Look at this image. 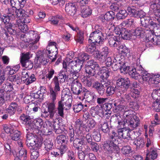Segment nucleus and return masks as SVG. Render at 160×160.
Listing matches in <instances>:
<instances>
[{
	"label": "nucleus",
	"instance_id": "obj_1",
	"mask_svg": "<svg viewBox=\"0 0 160 160\" xmlns=\"http://www.w3.org/2000/svg\"><path fill=\"white\" fill-rule=\"evenodd\" d=\"M53 81L55 84L54 90L52 88H50V94L52 97V102L47 104L48 111L45 110L42 114V115L45 118L49 116L51 118H52L57 111L54 101L56 99V95L58 94L57 92L60 90L58 77L55 76L53 79Z\"/></svg>",
	"mask_w": 160,
	"mask_h": 160
},
{
	"label": "nucleus",
	"instance_id": "obj_2",
	"mask_svg": "<svg viewBox=\"0 0 160 160\" xmlns=\"http://www.w3.org/2000/svg\"><path fill=\"white\" fill-rule=\"evenodd\" d=\"M116 84L118 87L123 88L125 90H127L129 88L131 89L137 88L138 86L137 82L134 81L131 82L128 78H120L117 79Z\"/></svg>",
	"mask_w": 160,
	"mask_h": 160
},
{
	"label": "nucleus",
	"instance_id": "obj_3",
	"mask_svg": "<svg viewBox=\"0 0 160 160\" xmlns=\"http://www.w3.org/2000/svg\"><path fill=\"white\" fill-rule=\"evenodd\" d=\"M86 73L89 76H94L97 72L100 70L101 68L97 62L93 60H91L87 62V65L85 68Z\"/></svg>",
	"mask_w": 160,
	"mask_h": 160
},
{
	"label": "nucleus",
	"instance_id": "obj_4",
	"mask_svg": "<svg viewBox=\"0 0 160 160\" xmlns=\"http://www.w3.org/2000/svg\"><path fill=\"white\" fill-rule=\"evenodd\" d=\"M118 135L115 132H112V135H111L108 139L106 141L105 145L106 147L108 146L110 149L112 148L116 151L117 153L120 151V149L118 146L119 143L117 140Z\"/></svg>",
	"mask_w": 160,
	"mask_h": 160
},
{
	"label": "nucleus",
	"instance_id": "obj_5",
	"mask_svg": "<svg viewBox=\"0 0 160 160\" xmlns=\"http://www.w3.org/2000/svg\"><path fill=\"white\" fill-rule=\"evenodd\" d=\"M46 50L49 55L48 56L49 58L52 60V62H54L56 59V55L58 53L56 43L53 42H50L48 46L46 48Z\"/></svg>",
	"mask_w": 160,
	"mask_h": 160
},
{
	"label": "nucleus",
	"instance_id": "obj_6",
	"mask_svg": "<svg viewBox=\"0 0 160 160\" xmlns=\"http://www.w3.org/2000/svg\"><path fill=\"white\" fill-rule=\"evenodd\" d=\"M31 131L30 128H28L25 130L24 132L26 133L27 145L29 148H32L35 144L37 136L34 134Z\"/></svg>",
	"mask_w": 160,
	"mask_h": 160
},
{
	"label": "nucleus",
	"instance_id": "obj_7",
	"mask_svg": "<svg viewBox=\"0 0 160 160\" xmlns=\"http://www.w3.org/2000/svg\"><path fill=\"white\" fill-rule=\"evenodd\" d=\"M89 56L86 53H83L78 56L77 58L74 61H72L69 62L70 64H75L76 67L78 68L79 71H80L82 68L83 64L86 60L89 59Z\"/></svg>",
	"mask_w": 160,
	"mask_h": 160
},
{
	"label": "nucleus",
	"instance_id": "obj_8",
	"mask_svg": "<svg viewBox=\"0 0 160 160\" xmlns=\"http://www.w3.org/2000/svg\"><path fill=\"white\" fill-rule=\"evenodd\" d=\"M103 37V35L101 31L99 30L95 31L90 34L88 40L89 42L95 44L99 43L101 41L104 40Z\"/></svg>",
	"mask_w": 160,
	"mask_h": 160
},
{
	"label": "nucleus",
	"instance_id": "obj_9",
	"mask_svg": "<svg viewBox=\"0 0 160 160\" xmlns=\"http://www.w3.org/2000/svg\"><path fill=\"white\" fill-rule=\"evenodd\" d=\"M68 94L66 96L63 94V96L61 97V100L58 102L57 110L59 116L61 117H63L64 115L63 108L64 104L63 102L64 101H68L71 99V96L70 92L68 91Z\"/></svg>",
	"mask_w": 160,
	"mask_h": 160
},
{
	"label": "nucleus",
	"instance_id": "obj_10",
	"mask_svg": "<svg viewBox=\"0 0 160 160\" xmlns=\"http://www.w3.org/2000/svg\"><path fill=\"white\" fill-rule=\"evenodd\" d=\"M27 38V42L33 45L37 43L39 40L38 36H37V33H35L33 31H30L29 32L25 34H22Z\"/></svg>",
	"mask_w": 160,
	"mask_h": 160
},
{
	"label": "nucleus",
	"instance_id": "obj_11",
	"mask_svg": "<svg viewBox=\"0 0 160 160\" xmlns=\"http://www.w3.org/2000/svg\"><path fill=\"white\" fill-rule=\"evenodd\" d=\"M71 90L72 92L76 95L81 94L82 92V85L78 80L73 81L71 83Z\"/></svg>",
	"mask_w": 160,
	"mask_h": 160
},
{
	"label": "nucleus",
	"instance_id": "obj_12",
	"mask_svg": "<svg viewBox=\"0 0 160 160\" xmlns=\"http://www.w3.org/2000/svg\"><path fill=\"white\" fill-rule=\"evenodd\" d=\"M130 130V128H126V127L118 129V138L120 139H126L128 140L131 139L132 138L129 133Z\"/></svg>",
	"mask_w": 160,
	"mask_h": 160
},
{
	"label": "nucleus",
	"instance_id": "obj_13",
	"mask_svg": "<svg viewBox=\"0 0 160 160\" xmlns=\"http://www.w3.org/2000/svg\"><path fill=\"white\" fill-rule=\"evenodd\" d=\"M4 30V34L6 36H8V33L11 35H15L17 32V27L15 24L13 25L12 23L7 24L5 25Z\"/></svg>",
	"mask_w": 160,
	"mask_h": 160
},
{
	"label": "nucleus",
	"instance_id": "obj_14",
	"mask_svg": "<svg viewBox=\"0 0 160 160\" xmlns=\"http://www.w3.org/2000/svg\"><path fill=\"white\" fill-rule=\"evenodd\" d=\"M44 123L41 119H35L33 121L32 123L31 124V125L30 126V127L28 128H32V130L34 129L35 130H37L39 131L42 126L43 128H46L45 124H44Z\"/></svg>",
	"mask_w": 160,
	"mask_h": 160
},
{
	"label": "nucleus",
	"instance_id": "obj_15",
	"mask_svg": "<svg viewBox=\"0 0 160 160\" xmlns=\"http://www.w3.org/2000/svg\"><path fill=\"white\" fill-rule=\"evenodd\" d=\"M37 56V62L39 63V64L45 65L48 62V59L47 58L48 55L46 53H44V52L40 51L38 52Z\"/></svg>",
	"mask_w": 160,
	"mask_h": 160
},
{
	"label": "nucleus",
	"instance_id": "obj_16",
	"mask_svg": "<svg viewBox=\"0 0 160 160\" xmlns=\"http://www.w3.org/2000/svg\"><path fill=\"white\" fill-rule=\"evenodd\" d=\"M65 10L68 15L73 16L76 12L77 5L74 3H68L66 4Z\"/></svg>",
	"mask_w": 160,
	"mask_h": 160
},
{
	"label": "nucleus",
	"instance_id": "obj_17",
	"mask_svg": "<svg viewBox=\"0 0 160 160\" xmlns=\"http://www.w3.org/2000/svg\"><path fill=\"white\" fill-rule=\"evenodd\" d=\"M81 95H82L83 98L86 99V100L89 102L94 99L95 96L96 97L93 93L85 88L83 89Z\"/></svg>",
	"mask_w": 160,
	"mask_h": 160
},
{
	"label": "nucleus",
	"instance_id": "obj_18",
	"mask_svg": "<svg viewBox=\"0 0 160 160\" xmlns=\"http://www.w3.org/2000/svg\"><path fill=\"white\" fill-rule=\"evenodd\" d=\"M110 122L115 123H118L119 125H123L124 121L121 118L119 113L114 114L112 115L110 119Z\"/></svg>",
	"mask_w": 160,
	"mask_h": 160
},
{
	"label": "nucleus",
	"instance_id": "obj_19",
	"mask_svg": "<svg viewBox=\"0 0 160 160\" xmlns=\"http://www.w3.org/2000/svg\"><path fill=\"white\" fill-rule=\"evenodd\" d=\"M150 8L154 12V15L156 16L157 18L158 17L160 18V5L154 2H152Z\"/></svg>",
	"mask_w": 160,
	"mask_h": 160
},
{
	"label": "nucleus",
	"instance_id": "obj_20",
	"mask_svg": "<svg viewBox=\"0 0 160 160\" xmlns=\"http://www.w3.org/2000/svg\"><path fill=\"white\" fill-rule=\"evenodd\" d=\"M132 31L133 37H135L138 38L144 37L145 35V32L144 28H142L138 27L135 30Z\"/></svg>",
	"mask_w": 160,
	"mask_h": 160
},
{
	"label": "nucleus",
	"instance_id": "obj_21",
	"mask_svg": "<svg viewBox=\"0 0 160 160\" xmlns=\"http://www.w3.org/2000/svg\"><path fill=\"white\" fill-rule=\"evenodd\" d=\"M80 12L82 16L86 18L91 15L92 10L88 6H80Z\"/></svg>",
	"mask_w": 160,
	"mask_h": 160
},
{
	"label": "nucleus",
	"instance_id": "obj_22",
	"mask_svg": "<svg viewBox=\"0 0 160 160\" xmlns=\"http://www.w3.org/2000/svg\"><path fill=\"white\" fill-rule=\"evenodd\" d=\"M114 12L112 11L107 12L101 18V20L104 22L105 20L110 21L113 20L115 18Z\"/></svg>",
	"mask_w": 160,
	"mask_h": 160
},
{
	"label": "nucleus",
	"instance_id": "obj_23",
	"mask_svg": "<svg viewBox=\"0 0 160 160\" xmlns=\"http://www.w3.org/2000/svg\"><path fill=\"white\" fill-rule=\"evenodd\" d=\"M121 34L120 37L124 39H129L131 37L133 36L132 31H128L125 28H122Z\"/></svg>",
	"mask_w": 160,
	"mask_h": 160
},
{
	"label": "nucleus",
	"instance_id": "obj_24",
	"mask_svg": "<svg viewBox=\"0 0 160 160\" xmlns=\"http://www.w3.org/2000/svg\"><path fill=\"white\" fill-rule=\"evenodd\" d=\"M127 126L129 127L128 128H131V130H133L134 128L137 127L138 126V123L134 122L132 118L130 121L126 119V121H124L122 126L126 127Z\"/></svg>",
	"mask_w": 160,
	"mask_h": 160
},
{
	"label": "nucleus",
	"instance_id": "obj_25",
	"mask_svg": "<svg viewBox=\"0 0 160 160\" xmlns=\"http://www.w3.org/2000/svg\"><path fill=\"white\" fill-rule=\"evenodd\" d=\"M157 154L156 151L150 150L149 152L148 150H147V154L145 160H154L157 157Z\"/></svg>",
	"mask_w": 160,
	"mask_h": 160
},
{
	"label": "nucleus",
	"instance_id": "obj_26",
	"mask_svg": "<svg viewBox=\"0 0 160 160\" xmlns=\"http://www.w3.org/2000/svg\"><path fill=\"white\" fill-rule=\"evenodd\" d=\"M16 25H17L18 28L22 32H25L28 30L27 25L20 19L17 21Z\"/></svg>",
	"mask_w": 160,
	"mask_h": 160
},
{
	"label": "nucleus",
	"instance_id": "obj_27",
	"mask_svg": "<svg viewBox=\"0 0 160 160\" xmlns=\"http://www.w3.org/2000/svg\"><path fill=\"white\" fill-rule=\"evenodd\" d=\"M139 71L141 72V75L142 76L143 81L148 82L149 83L150 80L152 78L151 77L150 74L147 71L143 70L142 69L140 71L139 70Z\"/></svg>",
	"mask_w": 160,
	"mask_h": 160
},
{
	"label": "nucleus",
	"instance_id": "obj_28",
	"mask_svg": "<svg viewBox=\"0 0 160 160\" xmlns=\"http://www.w3.org/2000/svg\"><path fill=\"white\" fill-rule=\"evenodd\" d=\"M96 44L90 43L88 44L85 49L86 51L90 54L94 53L96 52V48L95 46Z\"/></svg>",
	"mask_w": 160,
	"mask_h": 160
},
{
	"label": "nucleus",
	"instance_id": "obj_29",
	"mask_svg": "<svg viewBox=\"0 0 160 160\" xmlns=\"http://www.w3.org/2000/svg\"><path fill=\"white\" fill-rule=\"evenodd\" d=\"M15 12L17 16L18 17L23 18L25 19L28 17V15L26 13L27 12L22 8L16 9Z\"/></svg>",
	"mask_w": 160,
	"mask_h": 160
},
{
	"label": "nucleus",
	"instance_id": "obj_30",
	"mask_svg": "<svg viewBox=\"0 0 160 160\" xmlns=\"http://www.w3.org/2000/svg\"><path fill=\"white\" fill-rule=\"evenodd\" d=\"M82 81L84 84L88 87H90L93 85L95 82V79L94 77H92L90 79H88L85 77H84L82 79Z\"/></svg>",
	"mask_w": 160,
	"mask_h": 160
},
{
	"label": "nucleus",
	"instance_id": "obj_31",
	"mask_svg": "<svg viewBox=\"0 0 160 160\" xmlns=\"http://www.w3.org/2000/svg\"><path fill=\"white\" fill-rule=\"evenodd\" d=\"M133 143L136 146V149H139L142 148L144 145L145 142L143 139L141 138H138Z\"/></svg>",
	"mask_w": 160,
	"mask_h": 160
},
{
	"label": "nucleus",
	"instance_id": "obj_32",
	"mask_svg": "<svg viewBox=\"0 0 160 160\" xmlns=\"http://www.w3.org/2000/svg\"><path fill=\"white\" fill-rule=\"evenodd\" d=\"M73 146L75 148L78 149H82V146L84 145V142H82V140L78 138H74L73 140Z\"/></svg>",
	"mask_w": 160,
	"mask_h": 160
},
{
	"label": "nucleus",
	"instance_id": "obj_33",
	"mask_svg": "<svg viewBox=\"0 0 160 160\" xmlns=\"http://www.w3.org/2000/svg\"><path fill=\"white\" fill-rule=\"evenodd\" d=\"M137 8L134 6H131L128 7L127 10L130 15L134 17H137Z\"/></svg>",
	"mask_w": 160,
	"mask_h": 160
},
{
	"label": "nucleus",
	"instance_id": "obj_34",
	"mask_svg": "<svg viewBox=\"0 0 160 160\" xmlns=\"http://www.w3.org/2000/svg\"><path fill=\"white\" fill-rule=\"evenodd\" d=\"M128 15V13L127 11L124 10H121L117 14L116 17L118 20L125 18Z\"/></svg>",
	"mask_w": 160,
	"mask_h": 160
},
{
	"label": "nucleus",
	"instance_id": "obj_35",
	"mask_svg": "<svg viewBox=\"0 0 160 160\" xmlns=\"http://www.w3.org/2000/svg\"><path fill=\"white\" fill-rule=\"evenodd\" d=\"M45 148L48 151L52 149L53 146V141L50 138L46 139L44 141Z\"/></svg>",
	"mask_w": 160,
	"mask_h": 160
},
{
	"label": "nucleus",
	"instance_id": "obj_36",
	"mask_svg": "<svg viewBox=\"0 0 160 160\" xmlns=\"http://www.w3.org/2000/svg\"><path fill=\"white\" fill-rule=\"evenodd\" d=\"M30 53L29 52L22 53L20 56V63H21L30 60Z\"/></svg>",
	"mask_w": 160,
	"mask_h": 160
},
{
	"label": "nucleus",
	"instance_id": "obj_37",
	"mask_svg": "<svg viewBox=\"0 0 160 160\" xmlns=\"http://www.w3.org/2000/svg\"><path fill=\"white\" fill-rule=\"evenodd\" d=\"M152 97L154 99L160 101V88H157L153 90Z\"/></svg>",
	"mask_w": 160,
	"mask_h": 160
},
{
	"label": "nucleus",
	"instance_id": "obj_38",
	"mask_svg": "<svg viewBox=\"0 0 160 160\" xmlns=\"http://www.w3.org/2000/svg\"><path fill=\"white\" fill-rule=\"evenodd\" d=\"M129 74L132 78L136 80L138 79L141 75L139 72H138L135 68L132 69L129 71Z\"/></svg>",
	"mask_w": 160,
	"mask_h": 160
},
{
	"label": "nucleus",
	"instance_id": "obj_39",
	"mask_svg": "<svg viewBox=\"0 0 160 160\" xmlns=\"http://www.w3.org/2000/svg\"><path fill=\"white\" fill-rule=\"evenodd\" d=\"M149 25L153 28L160 26V18L158 17H154L153 21L151 20L150 21Z\"/></svg>",
	"mask_w": 160,
	"mask_h": 160
},
{
	"label": "nucleus",
	"instance_id": "obj_40",
	"mask_svg": "<svg viewBox=\"0 0 160 160\" xmlns=\"http://www.w3.org/2000/svg\"><path fill=\"white\" fill-rule=\"evenodd\" d=\"M114 57V58L113 62H122L121 63H122L123 64L125 61V58L124 55H121L120 54L115 55Z\"/></svg>",
	"mask_w": 160,
	"mask_h": 160
},
{
	"label": "nucleus",
	"instance_id": "obj_41",
	"mask_svg": "<svg viewBox=\"0 0 160 160\" xmlns=\"http://www.w3.org/2000/svg\"><path fill=\"white\" fill-rule=\"evenodd\" d=\"M56 140L58 143H61V144H65L67 142L66 136L63 134L58 135L56 138Z\"/></svg>",
	"mask_w": 160,
	"mask_h": 160
},
{
	"label": "nucleus",
	"instance_id": "obj_42",
	"mask_svg": "<svg viewBox=\"0 0 160 160\" xmlns=\"http://www.w3.org/2000/svg\"><path fill=\"white\" fill-rule=\"evenodd\" d=\"M20 119L24 121L26 124H28L29 126L31 124V118L30 116L28 115L23 114L20 117Z\"/></svg>",
	"mask_w": 160,
	"mask_h": 160
},
{
	"label": "nucleus",
	"instance_id": "obj_43",
	"mask_svg": "<svg viewBox=\"0 0 160 160\" xmlns=\"http://www.w3.org/2000/svg\"><path fill=\"white\" fill-rule=\"evenodd\" d=\"M116 38L115 36L114 37H111L109 38L108 43L111 47H116L118 46L119 42L117 41H116Z\"/></svg>",
	"mask_w": 160,
	"mask_h": 160
},
{
	"label": "nucleus",
	"instance_id": "obj_44",
	"mask_svg": "<svg viewBox=\"0 0 160 160\" xmlns=\"http://www.w3.org/2000/svg\"><path fill=\"white\" fill-rule=\"evenodd\" d=\"M27 151L23 148H22L19 151L17 154L18 156L21 157V158L23 160H26L27 158Z\"/></svg>",
	"mask_w": 160,
	"mask_h": 160
},
{
	"label": "nucleus",
	"instance_id": "obj_45",
	"mask_svg": "<svg viewBox=\"0 0 160 160\" xmlns=\"http://www.w3.org/2000/svg\"><path fill=\"white\" fill-rule=\"evenodd\" d=\"M160 82V74H158L154 76L150 80L149 83L152 84H158Z\"/></svg>",
	"mask_w": 160,
	"mask_h": 160
},
{
	"label": "nucleus",
	"instance_id": "obj_46",
	"mask_svg": "<svg viewBox=\"0 0 160 160\" xmlns=\"http://www.w3.org/2000/svg\"><path fill=\"white\" fill-rule=\"evenodd\" d=\"M2 88L6 92H11L13 90L12 84L8 82H7L6 83L3 84Z\"/></svg>",
	"mask_w": 160,
	"mask_h": 160
},
{
	"label": "nucleus",
	"instance_id": "obj_47",
	"mask_svg": "<svg viewBox=\"0 0 160 160\" xmlns=\"http://www.w3.org/2000/svg\"><path fill=\"white\" fill-rule=\"evenodd\" d=\"M116 87L110 86L108 87L106 90V92L108 96H111L115 93Z\"/></svg>",
	"mask_w": 160,
	"mask_h": 160
},
{
	"label": "nucleus",
	"instance_id": "obj_48",
	"mask_svg": "<svg viewBox=\"0 0 160 160\" xmlns=\"http://www.w3.org/2000/svg\"><path fill=\"white\" fill-rule=\"evenodd\" d=\"M96 57L97 59L100 62H103L105 61L107 56L101 54L99 52L96 53Z\"/></svg>",
	"mask_w": 160,
	"mask_h": 160
},
{
	"label": "nucleus",
	"instance_id": "obj_49",
	"mask_svg": "<svg viewBox=\"0 0 160 160\" xmlns=\"http://www.w3.org/2000/svg\"><path fill=\"white\" fill-rule=\"evenodd\" d=\"M146 38L145 41L147 42H151L153 44L157 45V40H158V38L156 37H154L153 35H151L148 38Z\"/></svg>",
	"mask_w": 160,
	"mask_h": 160
},
{
	"label": "nucleus",
	"instance_id": "obj_50",
	"mask_svg": "<svg viewBox=\"0 0 160 160\" xmlns=\"http://www.w3.org/2000/svg\"><path fill=\"white\" fill-rule=\"evenodd\" d=\"M22 67H25L28 70L31 69L33 67V64L30 60L21 63Z\"/></svg>",
	"mask_w": 160,
	"mask_h": 160
},
{
	"label": "nucleus",
	"instance_id": "obj_51",
	"mask_svg": "<svg viewBox=\"0 0 160 160\" xmlns=\"http://www.w3.org/2000/svg\"><path fill=\"white\" fill-rule=\"evenodd\" d=\"M121 151L124 155H126L131 152V148L129 146H123L121 149Z\"/></svg>",
	"mask_w": 160,
	"mask_h": 160
},
{
	"label": "nucleus",
	"instance_id": "obj_52",
	"mask_svg": "<svg viewBox=\"0 0 160 160\" xmlns=\"http://www.w3.org/2000/svg\"><path fill=\"white\" fill-rule=\"evenodd\" d=\"M83 107V105L80 102L73 106V110L75 112H78L81 111Z\"/></svg>",
	"mask_w": 160,
	"mask_h": 160
},
{
	"label": "nucleus",
	"instance_id": "obj_53",
	"mask_svg": "<svg viewBox=\"0 0 160 160\" xmlns=\"http://www.w3.org/2000/svg\"><path fill=\"white\" fill-rule=\"evenodd\" d=\"M14 17V16H10L9 15L4 17V18H3L2 23L3 22L6 25L7 24L12 23L11 19L12 18L13 19Z\"/></svg>",
	"mask_w": 160,
	"mask_h": 160
},
{
	"label": "nucleus",
	"instance_id": "obj_54",
	"mask_svg": "<svg viewBox=\"0 0 160 160\" xmlns=\"http://www.w3.org/2000/svg\"><path fill=\"white\" fill-rule=\"evenodd\" d=\"M12 139L15 141L18 140L20 137V132L18 130H14L13 134H12Z\"/></svg>",
	"mask_w": 160,
	"mask_h": 160
},
{
	"label": "nucleus",
	"instance_id": "obj_55",
	"mask_svg": "<svg viewBox=\"0 0 160 160\" xmlns=\"http://www.w3.org/2000/svg\"><path fill=\"white\" fill-rule=\"evenodd\" d=\"M58 78L60 79V82H64L66 80H67L68 78V75H67L65 73L60 72L58 76Z\"/></svg>",
	"mask_w": 160,
	"mask_h": 160
},
{
	"label": "nucleus",
	"instance_id": "obj_56",
	"mask_svg": "<svg viewBox=\"0 0 160 160\" xmlns=\"http://www.w3.org/2000/svg\"><path fill=\"white\" fill-rule=\"evenodd\" d=\"M150 20L148 18L145 17L141 19V23L144 27H147L149 26V22Z\"/></svg>",
	"mask_w": 160,
	"mask_h": 160
},
{
	"label": "nucleus",
	"instance_id": "obj_57",
	"mask_svg": "<svg viewBox=\"0 0 160 160\" xmlns=\"http://www.w3.org/2000/svg\"><path fill=\"white\" fill-rule=\"evenodd\" d=\"M104 71L103 70L102 74L100 76L102 80L107 79L110 75V72L108 69L106 68Z\"/></svg>",
	"mask_w": 160,
	"mask_h": 160
},
{
	"label": "nucleus",
	"instance_id": "obj_58",
	"mask_svg": "<svg viewBox=\"0 0 160 160\" xmlns=\"http://www.w3.org/2000/svg\"><path fill=\"white\" fill-rule=\"evenodd\" d=\"M92 137L93 139L96 142H99L101 140V136L99 133L93 130L92 132Z\"/></svg>",
	"mask_w": 160,
	"mask_h": 160
},
{
	"label": "nucleus",
	"instance_id": "obj_59",
	"mask_svg": "<svg viewBox=\"0 0 160 160\" xmlns=\"http://www.w3.org/2000/svg\"><path fill=\"white\" fill-rule=\"evenodd\" d=\"M102 130L104 133H107L109 131V128L107 122H104L101 124Z\"/></svg>",
	"mask_w": 160,
	"mask_h": 160
},
{
	"label": "nucleus",
	"instance_id": "obj_60",
	"mask_svg": "<svg viewBox=\"0 0 160 160\" xmlns=\"http://www.w3.org/2000/svg\"><path fill=\"white\" fill-rule=\"evenodd\" d=\"M83 40V33L82 32H79L78 33L77 37L75 38V40L77 42L81 44L82 43Z\"/></svg>",
	"mask_w": 160,
	"mask_h": 160
},
{
	"label": "nucleus",
	"instance_id": "obj_61",
	"mask_svg": "<svg viewBox=\"0 0 160 160\" xmlns=\"http://www.w3.org/2000/svg\"><path fill=\"white\" fill-rule=\"evenodd\" d=\"M122 62H113L112 67L113 71H116L118 69L120 70Z\"/></svg>",
	"mask_w": 160,
	"mask_h": 160
},
{
	"label": "nucleus",
	"instance_id": "obj_62",
	"mask_svg": "<svg viewBox=\"0 0 160 160\" xmlns=\"http://www.w3.org/2000/svg\"><path fill=\"white\" fill-rule=\"evenodd\" d=\"M9 80L11 82H14L18 84L19 82L20 78L18 75H15L9 76Z\"/></svg>",
	"mask_w": 160,
	"mask_h": 160
},
{
	"label": "nucleus",
	"instance_id": "obj_63",
	"mask_svg": "<svg viewBox=\"0 0 160 160\" xmlns=\"http://www.w3.org/2000/svg\"><path fill=\"white\" fill-rule=\"evenodd\" d=\"M35 141V144L34 146L38 148L40 147L42 144V139L41 137H38L37 136L36 140Z\"/></svg>",
	"mask_w": 160,
	"mask_h": 160
},
{
	"label": "nucleus",
	"instance_id": "obj_64",
	"mask_svg": "<svg viewBox=\"0 0 160 160\" xmlns=\"http://www.w3.org/2000/svg\"><path fill=\"white\" fill-rule=\"evenodd\" d=\"M80 73L77 71L72 70L70 72V76L74 79L76 80L80 76Z\"/></svg>",
	"mask_w": 160,
	"mask_h": 160
}]
</instances>
